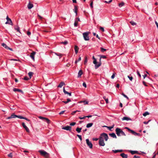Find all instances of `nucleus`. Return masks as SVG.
Instances as JSON below:
<instances>
[{
	"label": "nucleus",
	"instance_id": "1",
	"mask_svg": "<svg viewBox=\"0 0 158 158\" xmlns=\"http://www.w3.org/2000/svg\"><path fill=\"white\" fill-rule=\"evenodd\" d=\"M116 133L117 135L118 136H120L121 134L122 135L126 136L125 133L122 130V129L119 128H117L115 129Z\"/></svg>",
	"mask_w": 158,
	"mask_h": 158
},
{
	"label": "nucleus",
	"instance_id": "2",
	"mask_svg": "<svg viewBox=\"0 0 158 158\" xmlns=\"http://www.w3.org/2000/svg\"><path fill=\"white\" fill-rule=\"evenodd\" d=\"M38 152L41 156H44L45 158H48L49 157V154L43 150H39Z\"/></svg>",
	"mask_w": 158,
	"mask_h": 158
},
{
	"label": "nucleus",
	"instance_id": "3",
	"mask_svg": "<svg viewBox=\"0 0 158 158\" xmlns=\"http://www.w3.org/2000/svg\"><path fill=\"white\" fill-rule=\"evenodd\" d=\"M90 33L89 31L85 32L83 33L82 35L84 40L85 41H88L89 40V34Z\"/></svg>",
	"mask_w": 158,
	"mask_h": 158
},
{
	"label": "nucleus",
	"instance_id": "4",
	"mask_svg": "<svg viewBox=\"0 0 158 158\" xmlns=\"http://www.w3.org/2000/svg\"><path fill=\"white\" fill-rule=\"evenodd\" d=\"M125 129H127L128 131L130 132L131 133L135 135H138L139 136L140 135V134L136 133L135 131L130 129L128 127H125Z\"/></svg>",
	"mask_w": 158,
	"mask_h": 158
},
{
	"label": "nucleus",
	"instance_id": "5",
	"mask_svg": "<svg viewBox=\"0 0 158 158\" xmlns=\"http://www.w3.org/2000/svg\"><path fill=\"white\" fill-rule=\"evenodd\" d=\"M100 137H101L102 138H104L105 141H107L109 138V137H108L107 134L105 133H102L101 134V135H100Z\"/></svg>",
	"mask_w": 158,
	"mask_h": 158
},
{
	"label": "nucleus",
	"instance_id": "6",
	"mask_svg": "<svg viewBox=\"0 0 158 158\" xmlns=\"http://www.w3.org/2000/svg\"><path fill=\"white\" fill-rule=\"evenodd\" d=\"M99 144L101 146H104L105 143L104 142L103 138L101 137H100L99 139Z\"/></svg>",
	"mask_w": 158,
	"mask_h": 158
},
{
	"label": "nucleus",
	"instance_id": "7",
	"mask_svg": "<svg viewBox=\"0 0 158 158\" xmlns=\"http://www.w3.org/2000/svg\"><path fill=\"white\" fill-rule=\"evenodd\" d=\"M39 118L44 120L48 124L51 123V121L47 118L43 117L41 116H39L38 117Z\"/></svg>",
	"mask_w": 158,
	"mask_h": 158
},
{
	"label": "nucleus",
	"instance_id": "8",
	"mask_svg": "<svg viewBox=\"0 0 158 158\" xmlns=\"http://www.w3.org/2000/svg\"><path fill=\"white\" fill-rule=\"evenodd\" d=\"M6 19L7 21L5 23L6 24H8L10 25H13L12 21L11 19L8 17V16H7L6 17Z\"/></svg>",
	"mask_w": 158,
	"mask_h": 158
},
{
	"label": "nucleus",
	"instance_id": "9",
	"mask_svg": "<svg viewBox=\"0 0 158 158\" xmlns=\"http://www.w3.org/2000/svg\"><path fill=\"white\" fill-rule=\"evenodd\" d=\"M86 143L88 146L90 148H92L93 147V145L92 143L89 141L88 139H86Z\"/></svg>",
	"mask_w": 158,
	"mask_h": 158
},
{
	"label": "nucleus",
	"instance_id": "10",
	"mask_svg": "<svg viewBox=\"0 0 158 158\" xmlns=\"http://www.w3.org/2000/svg\"><path fill=\"white\" fill-rule=\"evenodd\" d=\"M22 125L23 127L25 129L26 131L28 132H30V130L29 128L27 127V126L25 125V124L24 123H22Z\"/></svg>",
	"mask_w": 158,
	"mask_h": 158
},
{
	"label": "nucleus",
	"instance_id": "11",
	"mask_svg": "<svg viewBox=\"0 0 158 158\" xmlns=\"http://www.w3.org/2000/svg\"><path fill=\"white\" fill-rule=\"evenodd\" d=\"M71 127L69 126H67L65 127H63L62 129L67 131H70L71 130Z\"/></svg>",
	"mask_w": 158,
	"mask_h": 158
},
{
	"label": "nucleus",
	"instance_id": "12",
	"mask_svg": "<svg viewBox=\"0 0 158 158\" xmlns=\"http://www.w3.org/2000/svg\"><path fill=\"white\" fill-rule=\"evenodd\" d=\"M17 117L18 118H20V119H25L28 121H30V120L29 119H28V118H26V117L22 116L21 115H17Z\"/></svg>",
	"mask_w": 158,
	"mask_h": 158
},
{
	"label": "nucleus",
	"instance_id": "13",
	"mask_svg": "<svg viewBox=\"0 0 158 158\" xmlns=\"http://www.w3.org/2000/svg\"><path fill=\"white\" fill-rule=\"evenodd\" d=\"M36 52H33L30 55V57L33 60H35V54Z\"/></svg>",
	"mask_w": 158,
	"mask_h": 158
},
{
	"label": "nucleus",
	"instance_id": "14",
	"mask_svg": "<svg viewBox=\"0 0 158 158\" xmlns=\"http://www.w3.org/2000/svg\"><path fill=\"white\" fill-rule=\"evenodd\" d=\"M63 92L64 93V94H67L69 95V96H71V93H69L68 92L66 91L65 90V89L64 87L63 89Z\"/></svg>",
	"mask_w": 158,
	"mask_h": 158
},
{
	"label": "nucleus",
	"instance_id": "15",
	"mask_svg": "<svg viewBox=\"0 0 158 158\" xmlns=\"http://www.w3.org/2000/svg\"><path fill=\"white\" fill-rule=\"evenodd\" d=\"M33 6V5L29 2L27 5V8L28 9H30Z\"/></svg>",
	"mask_w": 158,
	"mask_h": 158
},
{
	"label": "nucleus",
	"instance_id": "16",
	"mask_svg": "<svg viewBox=\"0 0 158 158\" xmlns=\"http://www.w3.org/2000/svg\"><path fill=\"white\" fill-rule=\"evenodd\" d=\"M109 135L113 138H117V136L114 133H110Z\"/></svg>",
	"mask_w": 158,
	"mask_h": 158
},
{
	"label": "nucleus",
	"instance_id": "17",
	"mask_svg": "<svg viewBox=\"0 0 158 158\" xmlns=\"http://www.w3.org/2000/svg\"><path fill=\"white\" fill-rule=\"evenodd\" d=\"M122 120H126L127 121L129 120H131V119L130 118L127 117H123V118H122Z\"/></svg>",
	"mask_w": 158,
	"mask_h": 158
},
{
	"label": "nucleus",
	"instance_id": "18",
	"mask_svg": "<svg viewBox=\"0 0 158 158\" xmlns=\"http://www.w3.org/2000/svg\"><path fill=\"white\" fill-rule=\"evenodd\" d=\"M120 155L123 158H127L128 156L127 155L125 154L124 153H122L120 154Z\"/></svg>",
	"mask_w": 158,
	"mask_h": 158
},
{
	"label": "nucleus",
	"instance_id": "19",
	"mask_svg": "<svg viewBox=\"0 0 158 158\" xmlns=\"http://www.w3.org/2000/svg\"><path fill=\"white\" fill-rule=\"evenodd\" d=\"M65 85V83L63 82H61L58 86V87L61 88L62 86Z\"/></svg>",
	"mask_w": 158,
	"mask_h": 158
},
{
	"label": "nucleus",
	"instance_id": "20",
	"mask_svg": "<svg viewBox=\"0 0 158 158\" xmlns=\"http://www.w3.org/2000/svg\"><path fill=\"white\" fill-rule=\"evenodd\" d=\"M78 48L77 46L75 45L74 47V50L76 54H77L78 51Z\"/></svg>",
	"mask_w": 158,
	"mask_h": 158
},
{
	"label": "nucleus",
	"instance_id": "21",
	"mask_svg": "<svg viewBox=\"0 0 158 158\" xmlns=\"http://www.w3.org/2000/svg\"><path fill=\"white\" fill-rule=\"evenodd\" d=\"M13 90L15 92L18 91L21 92H23L21 90L15 88H14L13 89Z\"/></svg>",
	"mask_w": 158,
	"mask_h": 158
},
{
	"label": "nucleus",
	"instance_id": "22",
	"mask_svg": "<svg viewBox=\"0 0 158 158\" xmlns=\"http://www.w3.org/2000/svg\"><path fill=\"white\" fill-rule=\"evenodd\" d=\"M101 65V63L100 62L98 64H96L95 65V69H97Z\"/></svg>",
	"mask_w": 158,
	"mask_h": 158
},
{
	"label": "nucleus",
	"instance_id": "23",
	"mask_svg": "<svg viewBox=\"0 0 158 158\" xmlns=\"http://www.w3.org/2000/svg\"><path fill=\"white\" fill-rule=\"evenodd\" d=\"M82 73V71L81 70H79L78 73V77H81Z\"/></svg>",
	"mask_w": 158,
	"mask_h": 158
},
{
	"label": "nucleus",
	"instance_id": "24",
	"mask_svg": "<svg viewBox=\"0 0 158 158\" xmlns=\"http://www.w3.org/2000/svg\"><path fill=\"white\" fill-rule=\"evenodd\" d=\"M93 124L92 123H89L87 124V125H86V127L87 128L90 127H92V126Z\"/></svg>",
	"mask_w": 158,
	"mask_h": 158
},
{
	"label": "nucleus",
	"instance_id": "25",
	"mask_svg": "<svg viewBox=\"0 0 158 158\" xmlns=\"http://www.w3.org/2000/svg\"><path fill=\"white\" fill-rule=\"evenodd\" d=\"M82 129L81 128H79L77 127L76 129V131L78 133H79L81 132V130Z\"/></svg>",
	"mask_w": 158,
	"mask_h": 158
},
{
	"label": "nucleus",
	"instance_id": "26",
	"mask_svg": "<svg viewBox=\"0 0 158 158\" xmlns=\"http://www.w3.org/2000/svg\"><path fill=\"white\" fill-rule=\"evenodd\" d=\"M130 152L132 154H135L137 153L138 152L137 151H130Z\"/></svg>",
	"mask_w": 158,
	"mask_h": 158
},
{
	"label": "nucleus",
	"instance_id": "27",
	"mask_svg": "<svg viewBox=\"0 0 158 158\" xmlns=\"http://www.w3.org/2000/svg\"><path fill=\"white\" fill-rule=\"evenodd\" d=\"M130 23L132 26L136 25V23L134 22L133 21H130Z\"/></svg>",
	"mask_w": 158,
	"mask_h": 158
},
{
	"label": "nucleus",
	"instance_id": "28",
	"mask_svg": "<svg viewBox=\"0 0 158 158\" xmlns=\"http://www.w3.org/2000/svg\"><path fill=\"white\" fill-rule=\"evenodd\" d=\"M33 72H30L28 73V74L29 76L30 77L29 78L30 79L31 78V77L32 76L33 74Z\"/></svg>",
	"mask_w": 158,
	"mask_h": 158
},
{
	"label": "nucleus",
	"instance_id": "29",
	"mask_svg": "<svg viewBox=\"0 0 158 158\" xmlns=\"http://www.w3.org/2000/svg\"><path fill=\"white\" fill-rule=\"evenodd\" d=\"M77 6H74V11L76 14V15H77Z\"/></svg>",
	"mask_w": 158,
	"mask_h": 158
},
{
	"label": "nucleus",
	"instance_id": "30",
	"mask_svg": "<svg viewBox=\"0 0 158 158\" xmlns=\"http://www.w3.org/2000/svg\"><path fill=\"white\" fill-rule=\"evenodd\" d=\"M11 118H15L17 117V115L15 114H13L11 116Z\"/></svg>",
	"mask_w": 158,
	"mask_h": 158
},
{
	"label": "nucleus",
	"instance_id": "31",
	"mask_svg": "<svg viewBox=\"0 0 158 158\" xmlns=\"http://www.w3.org/2000/svg\"><path fill=\"white\" fill-rule=\"evenodd\" d=\"M124 5V3L123 2H122L118 4V6L119 7H122Z\"/></svg>",
	"mask_w": 158,
	"mask_h": 158
},
{
	"label": "nucleus",
	"instance_id": "32",
	"mask_svg": "<svg viewBox=\"0 0 158 158\" xmlns=\"http://www.w3.org/2000/svg\"><path fill=\"white\" fill-rule=\"evenodd\" d=\"M2 46L5 48L7 49L8 47L4 43H3L2 44Z\"/></svg>",
	"mask_w": 158,
	"mask_h": 158
},
{
	"label": "nucleus",
	"instance_id": "33",
	"mask_svg": "<svg viewBox=\"0 0 158 158\" xmlns=\"http://www.w3.org/2000/svg\"><path fill=\"white\" fill-rule=\"evenodd\" d=\"M71 101V100L69 98H68L67 99L66 101H63V102L65 104H67L68 102Z\"/></svg>",
	"mask_w": 158,
	"mask_h": 158
},
{
	"label": "nucleus",
	"instance_id": "34",
	"mask_svg": "<svg viewBox=\"0 0 158 158\" xmlns=\"http://www.w3.org/2000/svg\"><path fill=\"white\" fill-rule=\"evenodd\" d=\"M127 77L131 81H132L133 80V77L131 75L128 76Z\"/></svg>",
	"mask_w": 158,
	"mask_h": 158
},
{
	"label": "nucleus",
	"instance_id": "35",
	"mask_svg": "<svg viewBox=\"0 0 158 158\" xmlns=\"http://www.w3.org/2000/svg\"><path fill=\"white\" fill-rule=\"evenodd\" d=\"M148 114H149V113L148 112L146 111L143 114V115L144 116H146Z\"/></svg>",
	"mask_w": 158,
	"mask_h": 158
},
{
	"label": "nucleus",
	"instance_id": "36",
	"mask_svg": "<svg viewBox=\"0 0 158 158\" xmlns=\"http://www.w3.org/2000/svg\"><path fill=\"white\" fill-rule=\"evenodd\" d=\"M61 44H63L64 45H66L68 44V42L67 41L65 40L64 42H62L61 43Z\"/></svg>",
	"mask_w": 158,
	"mask_h": 158
},
{
	"label": "nucleus",
	"instance_id": "37",
	"mask_svg": "<svg viewBox=\"0 0 158 158\" xmlns=\"http://www.w3.org/2000/svg\"><path fill=\"white\" fill-rule=\"evenodd\" d=\"M121 94L124 97L127 98V99H129V98H128V97L125 94H124V93H122Z\"/></svg>",
	"mask_w": 158,
	"mask_h": 158
},
{
	"label": "nucleus",
	"instance_id": "38",
	"mask_svg": "<svg viewBox=\"0 0 158 158\" xmlns=\"http://www.w3.org/2000/svg\"><path fill=\"white\" fill-rule=\"evenodd\" d=\"M114 125H113L111 127H108V126H105L104 127H107V128H108L109 130H111V129H112V128H113L114 127Z\"/></svg>",
	"mask_w": 158,
	"mask_h": 158
},
{
	"label": "nucleus",
	"instance_id": "39",
	"mask_svg": "<svg viewBox=\"0 0 158 158\" xmlns=\"http://www.w3.org/2000/svg\"><path fill=\"white\" fill-rule=\"evenodd\" d=\"M103 98L106 101V103H107L108 102V100L107 98H106L105 96H104L103 97Z\"/></svg>",
	"mask_w": 158,
	"mask_h": 158
},
{
	"label": "nucleus",
	"instance_id": "40",
	"mask_svg": "<svg viewBox=\"0 0 158 158\" xmlns=\"http://www.w3.org/2000/svg\"><path fill=\"white\" fill-rule=\"evenodd\" d=\"M30 79V78H28L27 76H25L23 78V79L25 81H27Z\"/></svg>",
	"mask_w": 158,
	"mask_h": 158
},
{
	"label": "nucleus",
	"instance_id": "41",
	"mask_svg": "<svg viewBox=\"0 0 158 158\" xmlns=\"http://www.w3.org/2000/svg\"><path fill=\"white\" fill-rule=\"evenodd\" d=\"M8 157H10L11 158H12V153H10L8 155Z\"/></svg>",
	"mask_w": 158,
	"mask_h": 158
},
{
	"label": "nucleus",
	"instance_id": "42",
	"mask_svg": "<svg viewBox=\"0 0 158 158\" xmlns=\"http://www.w3.org/2000/svg\"><path fill=\"white\" fill-rule=\"evenodd\" d=\"M77 136L78 137L79 139H80V140L81 141L82 140V139L81 137V135H77Z\"/></svg>",
	"mask_w": 158,
	"mask_h": 158
},
{
	"label": "nucleus",
	"instance_id": "43",
	"mask_svg": "<svg viewBox=\"0 0 158 158\" xmlns=\"http://www.w3.org/2000/svg\"><path fill=\"white\" fill-rule=\"evenodd\" d=\"M106 58V57L105 56H101L100 58V61H101V58H103V59H105V58Z\"/></svg>",
	"mask_w": 158,
	"mask_h": 158
},
{
	"label": "nucleus",
	"instance_id": "44",
	"mask_svg": "<svg viewBox=\"0 0 158 158\" xmlns=\"http://www.w3.org/2000/svg\"><path fill=\"white\" fill-rule=\"evenodd\" d=\"M80 111L79 110H76L75 111H74L72 112L71 113V114L72 115H74V114H75L76 112H79Z\"/></svg>",
	"mask_w": 158,
	"mask_h": 158
},
{
	"label": "nucleus",
	"instance_id": "45",
	"mask_svg": "<svg viewBox=\"0 0 158 158\" xmlns=\"http://www.w3.org/2000/svg\"><path fill=\"white\" fill-rule=\"evenodd\" d=\"M101 50L102 52H104L106 51V49L103 48H101Z\"/></svg>",
	"mask_w": 158,
	"mask_h": 158
},
{
	"label": "nucleus",
	"instance_id": "46",
	"mask_svg": "<svg viewBox=\"0 0 158 158\" xmlns=\"http://www.w3.org/2000/svg\"><path fill=\"white\" fill-rule=\"evenodd\" d=\"M93 63L95 65L97 64V62L96 59H94V60L93 61Z\"/></svg>",
	"mask_w": 158,
	"mask_h": 158
},
{
	"label": "nucleus",
	"instance_id": "47",
	"mask_svg": "<svg viewBox=\"0 0 158 158\" xmlns=\"http://www.w3.org/2000/svg\"><path fill=\"white\" fill-rule=\"evenodd\" d=\"M76 124V123L75 122H73L72 123H71L70 125L72 126H73L75 125Z\"/></svg>",
	"mask_w": 158,
	"mask_h": 158
},
{
	"label": "nucleus",
	"instance_id": "48",
	"mask_svg": "<svg viewBox=\"0 0 158 158\" xmlns=\"http://www.w3.org/2000/svg\"><path fill=\"white\" fill-rule=\"evenodd\" d=\"M83 102L84 105H86V104H88L89 102L88 101H83Z\"/></svg>",
	"mask_w": 158,
	"mask_h": 158
},
{
	"label": "nucleus",
	"instance_id": "49",
	"mask_svg": "<svg viewBox=\"0 0 158 158\" xmlns=\"http://www.w3.org/2000/svg\"><path fill=\"white\" fill-rule=\"evenodd\" d=\"M137 74L138 75V76H139V77H141V75L140 74V73H139V72L137 70Z\"/></svg>",
	"mask_w": 158,
	"mask_h": 158
},
{
	"label": "nucleus",
	"instance_id": "50",
	"mask_svg": "<svg viewBox=\"0 0 158 158\" xmlns=\"http://www.w3.org/2000/svg\"><path fill=\"white\" fill-rule=\"evenodd\" d=\"M100 29L101 30L102 32H104V28L102 27H101L100 28Z\"/></svg>",
	"mask_w": 158,
	"mask_h": 158
},
{
	"label": "nucleus",
	"instance_id": "51",
	"mask_svg": "<svg viewBox=\"0 0 158 158\" xmlns=\"http://www.w3.org/2000/svg\"><path fill=\"white\" fill-rule=\"evenodd\" d=\"M65 110H63L62 111H61L60 113H59V114L60 115H61L62 114H63L64 113V112H65Z\"/></svg>",
	"mask_w": 158,
	"mask_h": 158
},
{
	"label": "nucleus",
	"instance_id": "52",
	"mask_svg": "<svg viewBox=\"0 0 158 158\" xmlns=\"http://www.w3.org/2000/svg\"><path fill=\"white\" fill-rule=\"evenodd\" d=\"M83 86L85 87V88H86V85L85 83V82H84L83 83Z\"/></svg>",
	"mask_w": 158,
	"mask_h": 158
},
{
	"label": "nucleus",
	"instance_id": "53",
	"mask_svg": "<svg viewBox=\"0 0 158 158\" xmlns=\"http://www.w3.org/2000/svg\"><path fill=\"white\" fill-rule=\"evenodd\" d=\"M15 30H16L18 32H20V29L18 27L17 28H15Z\"/></svg>",
	"mask_w": 158,
	"mask_h": 158
},
{
	"label": "nucleus",
	"instance_id": "54",
	"mask_svg": "<svg viewBox=\"0 0 158 158\" xmlns=\"http://www.w3.org/2000/svg\"><path fill=\"white\" fill-rule=\"evenodd\" d=\"M55 54L58 56H60V57H61L62 56V55L61 54H60V53H59L58 54L57 53H55Z\"/></svg>",
	"mask_w": 158,
	"mask_h": 158
},
{
	"label": "nucleus",
	"instance_id": "55",
	"mask_svg": "<svg viewBox=\"0 0 158 158\" xmlns=\"http://www.w3.org/2000/svg\"><path fill=\"white\" fill-rule=\"evenodd\" d=\"M112 151L114 153H116L118 152V150H113Z\"/></svg>",
	"mask_w": 158,
	"mask_h": 158
},
{
	"label": "nucleus",
	"instance_id": "56",
	"mask_svg": "<svg viewBox=\"0 0 158 158\" xmlns=\"http://www.w3.org/2000/svg\"><path fill=\"white\" fill-rule=\"evenodd\" d=\"M87 62V58L86 57L85 58V59L84 60V64H86V63Z\"/></svg>",
	"mask_w": 158,
	"mask_h": 158
},
{
	"label": "nucleus",
	"instance_id": "57",
	"mask_svg": "<svg viewBox=\"0 0 158 158\" xmlns=\"http://www.w3.org/2000/svg\"><path fill=\"white\" fill-rule=\"evenodd\" d=\"M112 1V0H110L109 1H108V2L105 1V2L106 3H109L110 2H111Z\"/></svg>",
	"mask_w": 158,
	"mask_h": 158
},
{
	"label": "nucleus",
	"instance_id": "58",
	"mask_svg": "<svg viewBox=\"0 0 158 158\" xmlns=\"http://www.w3.org/2000/svg\"><path fill=\"white\" fill-rule=\"evenodd\" d=\"M115 74L114 73H113L112 76H111V78L112 79H114V77Z\"/></svg>",
	"mask_w": 158,
	"mask_h": 158
},
{
	"label": "nucleus",
	"instance_id": "59",
	"mask_svg": "<svg viewBox=\"0 0 158 158\" xmlns=\"http://www.w3.org/2000/svg\"><path fill=\"white\" fill-rule=\"evenodd\" d=\"M74 26L75 27H77V23L76 21L74 22Z\"/></svg>",
	"mask_w": 158,
	"mask_h": 158
},
{
	"label": "nucleus",
	"instance_id": "60",
	"mask_svg": "<svg viewBox=\"0 0 158 158\" xmlns=\"http://www.w3.org/2000/svg\"><path fill=\"white\" fill-rule=\"evenodd\" d=\"M150 120H149L148 122H144L143 123L145 124H147L150 121Z\"/></svg>",
	"mask_w": 158,
	"mask_h": 158
},
{
	"label": "nucleus",
	"instance_id": "61",
	"mask_svg": "<svg viewBox=\"0 0 158 158\" xmlns=\"http://www.w3.org/2000/svg\"><path fill=\"white\" fill-rule=\"evenodd\" d=\"M93 2H91V3L90 4V6L91 8H93Z\"/></svg>",
	"mask_w": 158,
	"mask_h": 158
},
{
	"label": "nucleus",
	"instance_id": "62",
	"mask_svg": "<svg viewBox=\"0 0 158 158\" xmlns=\"http://www.w3.org/2000/svg\"><path fill=\"white\" fill-rule=\"evenodd\" d=\"M85 118H86V117H85V116H84L83 117H79V118L80 119H85Z\"/></svg>",
	"mask_w": 158,
	"mask_h": 158
},
{
	"label": "nucleus",
	"instance_id": "63",
	"mask_svg": "<svg viewBox=\"0 0 158 158\" xmlns=\"http://www.w3.org/2000/svg\"><path fill=\"white\" fill-rule=\"evenodd\" d=\"M139 157H140L139 156L136 155H135L133 157V158H139Z\"/></svg>",
	"mask_w": 158,
	"mask_h": 158
},
{
	"label": "nucleus",
	"instance_id": "64",
	"mask_svg": "<svg viewBox=\"0 0 158 158\" xmlns=\"http://www.w3.org/2000/svg\"><path fill=\"white\" fill-rule=\"evenodd\" d=\"M98 139L97 138H93V140L97 141Z\"/></svg>",
	"mask_w": 158,
	"mask_h": 158
}]
</instances>
